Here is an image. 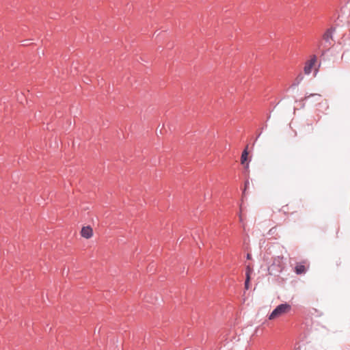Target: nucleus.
<instances>
[{
	"label": "nucleus",
	"mask_w": 350,
	"mask_h": 350,
	"mask_svg": "<svg viewBox=\"0 0 350 350\" xmlns=\"http://www.w3.org/2000/svg\"><path fill=\"white\" fill-rule=\"evenodd\" d=\"M335 31V28H329L326 30L323 36V41L319 45V49L321 48L327 51L333 44H334V39H333V33Z\"/></svg>",
	"instance_id": "1"
},
{
	"label": "nucleus",
	"mask_w": 350,
	"mask_h": 350,
	"mask_svg": "<svg viewBox=\"0 0 350 350\" xmlns=\"http://www.w3.org/2000/svg\"><path fill=\"white\" fill-rule=\"evenodd\" d=\"M291 308V305L287 303L281 304L276 306V308L269 314V319L273 320L276 317L288 312Z\"/></svg>",
	"instance_id": "2"
},
{
	"label": "nucleus",
	"mask_w": 350,
	"mask_h": 350,
	"mask_svg": "<svg viewBox=\"0 0 350 350\" xmlns=\"http://www.w3.org/2000/svg\"><path fill=\"white\" fill-rule=\"evenodd\" d=\"M81 234L85 239H89L92 236V229L90 226L83 227L81 231Z\"/></svg>",
	"instance_id": "3"
},
{
	"label": "nucleus",
	"mask_w": 350,
	"mask_h": 350,
	"mask_svg": "<svg viewBox=\"0 0 350 350\" xmlns=\"http://www.w3.org/2000/svg\"><path fill=\"white\" fill-rule=\"evenodd\" d=\"M295 273L297 274H302L306 273V267L303 265H297L295 267Z\"/></svg>",
	"instance_id": "4"
},
{
	"label": "nucleus",
	"mask_w": 350,
	"mask_h": 350,
	"mask_svg": "<svg viewBox=\"0 0 350 350\" xmlns=\"http://www.w3.org/2000/svg\"><path fill=\"white\" fill-rule=\"evenodd\" d=\"M248 158V152H247V147L245 148V149L243 151L241 154V161L242 164H244L247 161Z\"/></svg>",
	"instance_id": "5"
},
{
	"label": "nucleus",
	"mask_w": 350,
	"mask_h": 350,
	"mask_svg": "<svg viewBox=\"0 0 350 350\" xmlns=\"http://www.w3.org/2000/svg\"><path fill=\"white\" fill-rule=\"evenodd\" d=\"M303 79H304V76L301 74L299 75L296 77V79H295L294 83L292 84L291 87H296V86H297L301 82Z\"/></svg>",
	"instance_id": "6"
},
{
	"label": "nucleus",
	"mask_w": 350,
	"mask_h": 350,
	"mask_svg": "<svg viewBox=\"0 0 350 350\" xmlns=\"http://www.w3.org/2000/svg\"><path fill=\"white\" fill-rule=\"evenodd\" d=\"M321 95L319 94H310L309 96H306L304 100H307L310 98H314L315 100L319 101L321 99Z\"/></svg>",
	"instance_id": "7"
},
{
	"label": "nucleus",
	"mask_w": 350,
	"mask_h": 350,
	"mask_svg": "<svg viewBox=\"0 0 350 350\" xmlns=\"http://www.w3.org/2000/svg\"><path fill=\"white\" fill-rule=\"evenodd\" d=\"M312 64H307L304 67V72L306 75H309L312 71Z\"/></svg>",
	"instance_id": "8"
},
{
	"label": "nucleus",
	"mask_w": 350,
	"mask_h": 350,
	"mask_svg": "<svg viewBox=\"0 0 350 350\" xmlns=\"http://www.w3.org/2000/svg\"><path fill=\"white\" fill-rule=\"evenodd\" d=\"M250 274L248 272H247L246 273V280L245 281V288L246 289H249V288H250Z\"/></svg>",
	"instance_id": "9"
},
{
	"label": "nucleus",
	"mask_w": 350,
	"mask_h": 350,
	"mask_svg": "<svg viewBox=\"0 0 350 350\" xmlns=\"http://www.w3.org/2000/svg\"><path fill=\"white\" fill-rule=\"evenodd\" d=\"M317 58L316 56L314 55L311 59L309 61L308 64H312V67L314 66L315 62H316Z\"/></svg>",
	"instance_id": "10"
},
{
	"label": "nucleus",
	"mask_w": 350,
	"mask_h": 350,
	"mask_svg": "<svg viewBox=\"0 0 350 350\" xmlns=\"http://www.w3.org/2000/svg\"><path fill=\"white\" fill-rule=\"evenodd\" d=\"M249 184H250L249 180H246L245 183V188H244L243 193H245V190L248 187Z\"/></svg>",
	"instance_id": "11"
},
{
	"label": "nucleus",
	"mask_w": 350,
	"mask_h": 350,
	"mask_svg": "<svg viewBox=\"0 0 350 350\" xmlns=\"http://www.w3.org/2000/svg\"><path fill=\"white\" fill-rule=\"evenodd\" d=\"M251 258V255L250 254H247V259H250Z\"/></svg>",
	"instance_id": "12"
}]
</instances>
